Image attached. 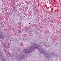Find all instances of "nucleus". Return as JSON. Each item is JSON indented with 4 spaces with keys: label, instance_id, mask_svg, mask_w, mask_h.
<instances>
[{
    "label": "nucleus",
    "instance_id": "4",
    "mask_svg": "<svg viewBox=\"0 0 61 61\" xmlns=\"http://www.w3.org/2000/svg\"><path fill=\"white\" fill-rule=\"evenodd\" d=\"M0 37L2 38V35L1 33L0 32Z\"/></svg>",
    "mask_w": 61,
    "mask_h": 61
},
{
    "label": "nucleus",
    "instance_id": "6",
    "mask_svg": "<svg viewBox=\"0 0 61 61\" xmlns=\"http://www.w3.org/2000/svg\"><path fill=\"white\" fill-rule=\"evenodd\" d=\"M41 46H40V45H39L38 46H39L40 47Z\"/></svg>",
    "mask_w": 61,
    "mask_h": 61
},
{
    "label": "nucleus",
    "instance_id": "3",
    "mask_svg": "<svg viewBox=\"0 0 61 61\" xmlns=\"http://www.w3.org/2000/svg\"><path fill=\"white\" fill-rule=\"evenodd\" d=\"M47 56H46V57H47V58H50V56L49 55V54H46Z\"/></svg>",
    "mask_w": 61,
    "mask_h": 61
},
{
    "label": "nucleus",
    "instance_id": "5",
    "mask_svg": "<svg viewBox=\"0 0 61 61\" xmlns=\"http://www.w3.org/2000/svg\"><path fill=\"white\" fill-rule=\"evenodd\" d=\"M13 11L14 12H16V9L15 8Z\"/></svg>",
    "mask_w": 61,
    "mask_h": 61
},
{
    "label": "nucleus",
    "instance_id": "2",
    "mask_svg": "<svg viewBox=\"0 0 61 61\" xmlns=\"http://www.w3.org/2000/svg\"><path fill=\"white\" fill-rule=\"evenodd\" d=\"M41 51H40L41 53H43V52H44V49H43L42 48L41 49Z\"/></svg>",
    "mask_w": 61,
    "mask_h": 61
},
{
    "label": "nucleus",
    "instance_id": "1",
    "mask_svg": "<svg viewBox=\"0 0 61 61\" xmlns=\"http://www.w3.org/2000/svg\"><path fill=\"white\" fill-rule=\"evenodd\" d=\"M37 46V44H34L33 46H31L30 47V48L29 50H26V49L24 50V51L25 52V55L26 54V53H29L30 50H33V49L35 48V46H36V47H38V46Z\"/></svg>",
    "mask_w": 61,
    "mask_h": 61
},
{
    "label": "nucleus",
    "instance_id": "7",
    "mask_svg": "<svg viewBox=\"0 0 61 61\" xmlns=\"http://www.w3.org/2000/svg\"><path fill=\"white\" fill-rule=\"evenodd\" d=\"M47 54H48V53H47Z\"/></svg>",
    "mask_w": 61,
    "mask_h": 61
}]
</instances>
